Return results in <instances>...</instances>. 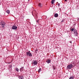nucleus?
<instances>
[{
  "label": "nucleus",
  "mask_w": 79,
  "mask_h": 79,
  "mask_svg": "<svg viewBox=\"0 0 79 79\" xmlns=\"http://www.w3.org/2000/svg\"><path fill=\"white\" fill-rule=\"evenodd\" d=\"M0 25H2V28H5V23L3 22H1Z\"/></svg>",
  "instance_id": "1"
},
{
  "label": "nucleus",
  "mask_w": 79,
  "mask_h": 79,
  "mask_svg": "<svg viewBox=\"0 0 79 79\" xmlns=\"http://www.w3.org/2000/svg\"><path fill=\"white\" fill-rule=\"evenodd\" d=\"M72 68H73V65L71 64L67 66V69H70Z\"/></svg>",
  "instance_id": "2"
},
{
  "label": "nucleus",
  "mask_w": 79,
  "mask_h": 79,
  "mask_svg": "<svg viewBox=\"0 0 79 79\" xmlns=\"http://www.w3.org/2000/svg\"><path fill=\"white\" fill-rule=\"evenodd\" d=\"M29 52H26V55L27 56H32V55L31 53H30V51Z\"/></svg>",
  "instance_id": "3"
},
{
  "label": "nucleus",
  "mask_w": 79,
  "mask_h": 79,
  "mask_svg": "<svg viewBox=\"0 0 79 79\" xmlns=\"http://www.w3.org/2000/svg\"><path fill=\"white\" fill-rule=\"evenodd\" d=\"M11 28H12V29L16 30V29H17V28H18V27H17L16 26V25H13L12 26Z\"/></svg>",
  "instance_id": "4"
},
{
  "label": "nucleus",
  "mask_w": 79,
  "mask_h": 79,
  "mask_svg": "<svg viewBox=\"0 0 79 79\" xmlns=\"http://www.w3.org/2000/svg\"><path fill=\"white\" fill-rule=\"evenodd\" d=\"M34 11H33V15H34V16H36V18H37L38 17L37 16V15L36 14V13L35 14L34 13Z\"/></svg>",
  "instance_id": "5"
},
{
  "label": "nucleus",
  "mask_w": 79,
  "mask_h": 79,
  "mask_svg": "<svg viewBox=\"0 0 79 79\" xmlns=\"http://www.w3.org/2000/svg\"><path fill=\"white\" fill-rule=\"evenodd\" d=\"M33 63L35 65H37V64L38 62L36 61H34Z\"/></svg>",
  "instance_id": "6"
},
{
  "label": "nucleus",
  "mask_w": 79,
  "mask_h": 79,
  "mask_svg": "<svg viewBox=\"0 0 79 79\" xmlns=\"http://www.w3.org/2000/svg\"><path fill=\"white\" fill-rule=\"evenodd\" d=\"M38 6L39 7H42V4H41V3H39L38 4Z\"/></svg>",
  "instance_id": "7"
},
{
  "label": "nucleus",
  "mask_w": 79,
  "mask_h": 79,
  "mask_svg": "<svg viewBox=\"0 0 79 79\" xmlns=\"http://www.w3.org/2000/svg\"><path fill=\"white\" fill-rule=\"evenodd\" d=\"M54 16L55 18H57V17H58V14H56V13L54 15Z\"/></svg>",
  "instance_id": "8"
},
{
  "label": "nucleus",
  "mask_w": 79,
  "mask_h": 79,
  "mask_svg": "<svg viewBox=\"0 0 79 79\" xmlns=\"http://www.w3.org/2000/svg\"><path fill=\"white\" fill-rule=\"evenodd\" d=\"M23 68L24 67H22V68H20V71H23L24 70Z\"/></svg>",
  "instance_id": "9"
},
{
  "label": "nucleus",
  "mask_w": 79,
  "mask_h": 79,
  "mask_svg": "<svg viewBox=\"0 0 79 79\" xmlns=\"http://www.w3.org/2000/svg\"><path fill=\"white\" fill-rule=\"evenodd\" d=\"M46 62L48 63H50V62H51V60H47Z\"/></svg>",
  "instance_id": "10"
},
{
  "label": "nucleus",
  "mask_w": 79,
  "mask_h": 79,
  "mask_svg": "<svg viewBox=\"0 0 79 79\" xmlns=\"http://www.w3.org/2000/svg\"><path fill=\"white\" fill-rule=\"evenodd\" d=\"M54 2H55V0H52L51 1V3L53 4V5L54 4Z\"/></svg>",
  "instance_id": "11"
},
{
  "label": "nucleus",
  "mask_w": 79,
  "mask_h": 79,
  "mask_svg": "<svg viewBox=\"0 0 79 79\" xmlns=\"http://www.w3.org/2000/svg\"><path fill=\"white\" fill-rule=\"evenodd\" d=\"M6 12L7 13H8V14H10V10H7Z\"/></svg>",
  "instance_id": "12"
},
{
  "label": "nucleus",
  "mask_w": 79,
  "mask_h": 79,
  "mask_svg": "<svg viewBox=\"0 0 79 79\" xmlns=\"http://www.w3.org/2000/svg\"><path fill=\"white\" fill-rule=\"evenodd\" d=\"M41 68H40L39 70H38V73H40V72L41 71Z\"/></svg>",
  "instance_id": "13"
},
{
  "label": "nucleus",
  "mask_w": 79,
  "mask_h": 79,
  "mask_svg": "<svg viewBox=\"0 0 79 79\" xmlns=\"http://www.w3.org/2000/svg\"><path fill=\"white\" fill-rule=\"evenodd\" d=\"M74 34H75L76 36H77V32L76 33H74Z\"/></svg>",
  "instance_id": "14"
},
{
  "label": "nucleus",
  "mask_w": 79,
  "mask_h": 79,
  "mask_svg": "<svg viewBox=\"0 0 79 79\" xmlns=\"http://www.w3.org/2000/svg\"><path fill=\"white\" fill-rule=\"evenodd\" d=\"M16 70L17 71H19V69H18L17 68H16Z\"/></svg>",
  "instance_id": "15"
},
{
  "label": "nucleus",
  "mask_w": 79,
  "mask_h": 79,
  "mask_svg": "<svg viewBox=\"0 0 79 79\" xmlns=\"http://www.w3.org/2000/svg\"><path fill=\"white\" fill-rule=\"evenodd\" d=\"M39 21H40V20L39 19V20H38L37 21H36L38 23H39Z\"/></svg>",
  "instance_id": "16"
},
{
  "label": "nucleus",
  "mask_w": 79,
  "mask_h": 79,
  "mask_svg": "<svg viewBox=\"0 0 79 79\" xmlns=\"http://www.w3.org/2000/svg\"><path fill=\"white\" fill-rule=\"evenodd\" d=\"M71 31H72V32H73V31H74V29L73 28H72V29L71 30Z\"/></svg>",
  "instance_id": "17"
},
{
  "label": "nucleus",
  "mask_w": 79,
  "mask_h": 79,
  "mask_svg": "<svg viewBox=\"0 0 79 79\" xmlns=\"http://www.w3.org/2000/svg\"><path fill=\"white\" fill-rule=\"evenodd\" d=\"M52 67L54 68V69H55V68H54V65H53Z\"/></svg>",
  "instance_id": "18"
},
{
  "label": "nucleus",
  "mask_w": 79,
  "mask_h": 79,
  "mask_svg": "<svg viewBox=\"0 0 79 79\" xmlns=\"http://www.w3.org/2000/svg\"><path fill=\"white\" fill-rule=\"evenodd\" d=\"M60 4L59 3H58L57 4V5H58V6H59L60 5Z\"/></svg>",
  "instance_id": "19"
},
{
  "label": "nucleus",
  "mask_w": 79,
  "mask_h": 79,
  "mask_svg": "<svg viewBox=\"0 0 79 79\" xmlns=\"http://www.w3.org/2000/svg\"><path fill=\"white\" fill-rule=\"evenodd\" d=\"M63 21H64V19H63L62 20L61 22H63Z\"/></svg>",
  "instance_id": "20"
},
{
  "label": "nucleus",
  "mask_w": 79,
  "mask_h": 79,
  "mask_svg": "<svg viewBox=\"0 0 79 79\" xmlns=\"http://www.w3.org/2000/svg\"><path fill=\"white\" fill-rule=\"evenodd\" d=\"M70 43H72V42L71 41H70Z\"/></svg>",
  "instance_id": "21"
},
{
  "label": "nucleus",
  "mask_w": 79,
  "mask_h": 79,
  "mask_svg": "<svg viewBox=\"0 0 79 79\" xmlns=\"http://www.w3.org/2000/svg\"><path fill=\"white\" fill-rule=\"evenodd\" d=\"M67 1V0H65V2H66Z\"/></svg>",
  "instance_id": "22"
},
{
  "label": "nucleus",
  "mask_w": 79,
  "mask_h": 79,
  "mask_svg": "<svg viewBox=\"0 0 79 79\" xmlns=\"http://www.w3.org/2000/svg\"><path fill=\"white\" fill-rule=\"evenodd\" d=\"M28 0V1H29V0Z\"/></svg>",
  "instance_id": "23"
}]
</instances>
